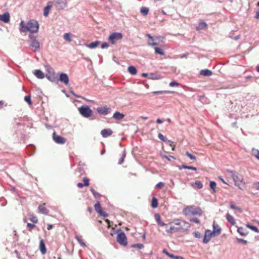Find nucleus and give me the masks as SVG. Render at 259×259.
Here are the masks:
<instances>
[{
	"instance_id": "1",
	"label": "nucleus",
	"mask_w": 259,
	"mask_h": 259,
	"mask_svg": "<svg viewBox=\"0 0 259 259\" xmlns=\"http://www.w3.org/2000/svg\"><path fill=\"white\" fill-rule=\"evenodd\" d=\"M39 29V24L37 21L34 20H29L26 26L25 25L24 21L22 20L20 24V31L25 32L27 31L32 33H36Z\"/></svg>"
},
{
	"instance_id": "2",
	"label": "nucleus",
	"mask_w": 259,
	"mask_h": 259,
	"mask_svg": "<svg viewBox=\"0 0 259 259\" xmlns=\"http://www.w3.org/2000/svg\"><path fill=\"white\" fill-rule=\"evenodd\" d=\"M183 213L186 216L202 215L203 211L200 207L196 206H188L183 209Z\"/></svg>"
},
{
	"instance_id": "3",
	"label": "nucleus",
	"mask_w": 259,
	"mask_h": 259,
	"mask_svg": "<svg viewBox=\"0 0 259 259\" xmlns=\"http://www.w3.org/2000/svg\"><path fill=\"white\" fill-rule=\"evenodd\" d=\"M80 114L84 117L89 118L92 116L93 111L88 105H82L78 108Z\"/></svg>"
},
{
	"instance_id": "4",
	"label": "nucleus",
	"mask_w": 259,
	"mask_h": 259,
	"mask_svg": "<svg viewBox=\"0 0 259 259\" xmlns=\"http://www.w3.org/2000/svg\"><path fill=\"white\" fill-rule=\"evenodd\" d=\"M227 171L230 174H231V176L233 179V181L235 182V185L237 186L240 189L243 190V188L240 186V185L237 183L238 182H241L245 184V182H244V179L243 176L238 174H236L233 171L230 170H227Z\"/></svg>"
},
{
	"instance_id": "5",
	"label": "nucleus",
	"mask_w": 259,
	"mask_h": 259,
	"mask_svg": "<svg viewBox=\"0 0 259 259\" xmlns=\"http://www.w3.org/2000/svg\"><path fill=\"white\" fill-rule=\"evenodd\" d=\"M123 37V35L120 32H113L108 37V41L112 45H115L117 42L121 39Z\"/></svg>"
},
{
	"instance_id": "6",
	"label": "nucleus",
	"mask_w": 259,
	"mask_h": 259,
	"mask_svg": "<svg viewBox=\"0 0 259 259\" xmlns=\"http://www.w3.org/2000/svg\"><path fill=\"white\" fill-rule=\"evenodd\" d=\"M219 233V230H218V231H211L209 230H206L205 232L204 238L202 240L203 243L204 244L207 243L210 240L212 236H218Z\"/></svg>"
},
{
	"instance_id": "7",
	"label": "nucleus",
	"mask_w": 259,
	"mask_h": 259,
	"mask_svg": "<svg viewBox=\"0 0 259 259\" xmlns=\"http://www.w3.org/2000/svg\"><path fill=\"white\" fill-rule=\"evenodd\" d=\"M119 233H118L116 237V240L120 245L125 246L127 245V238L124 232L118 230Z\"/></svg>"
},
{
	"instance_id": "8",
	"label": "nucleus",
	"mask_w": 259,
	"mask_h": 259,
	"mask_svg": "<svg viewBox=\"0 0 259 259\" xmlns=\"http://www.w3.org/2000/svg\"><path fill=\"white\" fill-rule=\"evenodd\" d=\"M174 223L179 226L180 229L187 230L190 228L189 223L181 220H177L174 221Z\"/></svg>"
},
{
	"instance_id": "9",
	"label": "nucleus",
	"mask_w": 259,
	"mask_h": 259,
	"mask_svg": "<svg viewBox=\"0 0 259 259\" xmlns=\"http://www.w3.org/2000/svg\"><path fill=\"white\" fill-rule=\"evenodd\" d=\"M94 208L96 211L99 213L101 216L104 217H108V214L103 211L102 208L101 207L100 203L99 201H97L94 205Z\"/></svg>"
},
{
	"instance_id": "10",
	"label": "nucleus",
	"mask_w": 259,
	"mask_h": 259,
	"mask_svg": "<svg viewBox=\"0 0 259 259\" xmlns=\"http://www.w3.org/2000/svg\"><path fill=\"white\" fill-rule=\"evenodd\" d=\"M97 111L100 115H107L111 112V109L107 106L99 107L97 108Z\"/></svg>"
},
{
	"instance_id": "11",
	"label": "nucleus",
	"mask_w": 259,
	"mask_h": 259,
	"mask_svg": "<svg viewBox=\"0 0 259 259\" xmlns=\"http://www.w3.org/2000/svg\"><path fill=\"white\" fill-rule=\"evenodd\" d=\"M53 139L56 143L59 144H64L66 142L64 138L56 134L55 132L53 134Z\"/></svg>"
},
{
	"instance_id": "12",
	"label": "nucleus",
	"mask_w": 259,
	"mask_h": 259,
	"mask_svg": "<svg viewBox=\"0 0 259 259\" xmlns=\"http://www.w3.org/2000/svg\"><path fill=\"white\" fill-rule=\"evenodd\" d=\"M60 81L61 82L64 83L65 85H67L69 84V77L68 75L65 73H60L59 78H58V81Z\"/></svg>"
},
{
	"instance_id": "13",
	"label": "nucleus",
	"mask_w": 259,
	"mask_h": 259,
	"mask_svg": "<svg viewBox=\"0 0 259 259\" xmlns=\"http://www.w3.org/2000/svg\"><path fill=\"white\" fill-rule=\"evenodd\" d=\"M29 47L33 52H35L40 49V44L37 40H33V41H31Z\"/></svg>"
},
{
	"instance_id": "14",
	"label": "nucleus",
	"mask_w": 259,
	"mask_h": 259,
	"mask_svg": "<svg viewBox=\"0 0 259 259\" xmlns=\"http://www.w3.org/2000/svg\"><path fill=\"white\" fill-rule=\"evenodd\" d=\"M46 77L49 80L52 82L55 83H58V78L57 75H56L55 72L52 73L51 74H46Z\"/></svg>"
},
{
	"instance_id": "15",
	"label": "nucleus",
	"mask_w": 259,
	"mask_h": 259,
	"mask_svg": "<svg viewBox=\"0 0 259 259\" xmlns=\"http://www.w3.org/2000/svg\"><path fill=\"white\" fill-rule=\"evenodd\" d=\"M166 230L165 231L168 234H172L174 233L178 232L179 230H180V227H175L173 226H171L170 225H168L167 227H166Z\"/></svg>"
},
{
	"instance_id": "16",
	"label": "nucleus",
	"mask_w": 259,
	"mask_h": 259,
	"mask_svg": "<svg viewBox=\"0 0 259 259\" xmlns=\"http://www.w3.org/2000/svg\"><path fill=\"white\" fill-rule=\"evenodd\" d=\"M154 218L156 220V221L157 224L160 227H163V226L167 227L168 226V225H170L172 224V223H170L169 224H165V223L162 222L161 220L160 215L158 213H155L154 214Z\"/></svg>"
},
{
	"instance_id": "17",
	"label": "nucleus",
	"mask_w": 259,
	"mask_h": 259,
	"mask_svg": "<svg viewBox=\"0 0 259 259\" xmlns=\"http://www.w3.org/2000/svg\"><path fill=\"white\" fill-rule=\"evenodd\" d=\"M10 14L8 12H6L3 14L0 15V21L6 23L10 22Z\"/></svg>"
},
{
	"instance_id": "18",
	"label": "nucleus",
	"mask_w": 259,
	"mask_h": 259,
	"mask_svg": "<svg viewBox=\"0 0 259 259\" xmlns=\"http://www.w3.org/2000/svg\"><path fill=\"white\" fill-rule=\"evenodd\" d=\"M66 0H55L56 7L58 9H63L66 6Z\"/></svg>"
},
{
	"instance_id": "19",
	"label": "nucleus",
	"mask_w": 259,
	"mask_h": 259,
	"mask_svg": "<svg viewBox=\"0 0 259 259\" xmlns=\"http://www.w3.org/2000/svg\"><path fill=\"white\" fill-rule=\"evenodd\" d=\"M113 133L112 131L110 128H105L101 131V134L103 138H107L111 136Z\"/></svg>"
},
{
	"instance_id": "20",
	"label": "nucleus",
	"mask_w": 259,
	"mask_h": 259,
	"mask_svg": "<svg viewBox=\"0 0 259 259\" xmlns=\"http://www.w3.org/2000/svg\"><path fill=\"white\" fill-rule=\"evenodd\" d=\"M33 74L38 79H43L46 76L43 72L39 69L34 70Z\"/></svg>"
},
{
	"instance_id": "21",
	"label": "nucleus",
	"mask_w": 259,
	"mask_h": 259,
	"mask_svg": "<svg viewBox=\"0 0 259 259\" xmlns=\"http://www.w3.org/2000/svg\"><path fill=\"white\" fill-rule=\"evenodd\" d=\"M52 2H49L48 3L46 7H45L44 10V15L45 17H47L49 15V11L52 7Z\"/></svg>"
},
{
	"instance_id": "22",
	"label": "nucleus",
	"mask_w": 259,
	"mask_h": 259,
	"mask_svg": "<svg viewBox=\"0 0 259 259\" xmlns=\"http://www.w3.org/2000/svg\"><path fill=\"white\" fill-rule=\"evenodd\" d=\"M45 204H43L42 205H40L38 207V212L40 213L44 214H48L49 212V210L46 208Z\"/></svg>"
},
{
	"instance_id": "23",
	"label": "nucleus",
	"mask_w": 259,
	"mask_h": 259,
	"mask_svg": "<svg viewBox=\"0 0 259 259\" xmlns=\"http://www.w3.org/2000/svg\"><path fill=\"white\" fill-rule=\"evenodd\" d=\"M124 117V115L118 111H116L113 115V118L117 120H120Z\"/></svg>"
},
{
	"instance_id": "24",
	"label": "nucleus",
	"mask_w": 259,
	"mask_h": 259,
	"mask_svg": "<svg viewBox=\"0 0 259 259\" xmlns=\"http://www.w3.org/2000/svg\"><path fill=\"white\" fill-rule=\"evenodd\" d=\"M146 36L149 39V40L148 41V44L149 46H154L158 45V43L153 41L154 38L150 34L147 33Z\"/></svg>"
},
{
	"instance_id": "25",
	"label": "nucleus",
	"mask_w": 259,
	"mask_h": 259,
	"mask_svg": "<svg viewBox=\"0 0 259 259\" xmlns=\"http://www.w3.org/2000/svg\"><path fill=\"white\" fill-rule=\"evenodd\" d=\"M237 232L242 236H246L248 234V232L242 227L238 228Z\"/></svg>"
},
{
	"instance_id": "26",
	"label": "nucleus",
	"mask_w": 259,
	"mask_h": 259,
	"mask_svg": "<svg viewBox=\"0 0 259 259\" xmlns=\"http://www.w3.org/2000/svg\"><path fill=\"white\" fill-rule=\"evenodd\" d=\"M226 219L227 221L232 225H235L236 224L235 220L233 216L230 215L229 213H227L226 215Z\"/></svg>"
},
{
	"instance_id": "27",
	"label": "nucleus",
	"mask_w": 259,
	"mask_h": 259,
	"mask_svg": "<svg viewBox=\"0 0 259 259\" xmlns=\"http://www.w3.org/2000/svg\"><path fill=\"white\" fill-rule=\"evenodd\" d=\"M200 74L205 76H209L212 75V72L211 70L208 69H205L201 70L200 71Z\"/></svg>"
},
{
	"instance_id": "28",
	"label": "nucleus",
	"mask_w": 259,
	"mask_h": 259,
	"mask_svg": "<svg viewBox=\"0 0 259 259\" xmlns=\"http://www.w3.org/2000/svg\"><path fill=\"white\" fill-rule=\"evenodd\" d=\"M100 42L99 40H96L89 44H85V46L90 49H94L100 44Z\"/></svg>"
},
{
	"instance_id": "29",
	"label": "nucleus",
	"mask_w": 259,
	"mask_h": 259,
	"mask_svg": "<svg viewBox=\"0 0 259 259\" xmlns=\"http://www.w3.org/2000/svg\"><path fill=\"white\" fill-rule=\"evenodd\" d=\"M39 248L42 254H45L46 253V245L44 240L42 239L40 241Z\"/></svg>"
},
{
	"instance_id": "30",
	"label": "nucleus",
	"mask_w": 259,
	"mask_h": 259,
	"mask_svg": "<svg viewBox=\"0 0 259 259\" xmlns=\"http://www.w3.org/2000/svg\"><path fill=\"white\" fill-rule=\"evenodd\" d=\"M161 78L160 74L151 73L149 74L148 78L151 79H159Z\"/></svg>"
},
{
	"instance_id": "31",
	"label": "nucleus",
	"mask_w": 259,
	"mask_h": 259,
	"mask_svg": "<svg viewBox=\"0 0 259 259\" xmlns=\"http://www.w3.org/2000/svg\"><path fill=\"white\" fill-rule=\"evenodd\" d=\"M127 71L132 75H136L137 73V70L134 66H130L127 68Z\"/></svg>"
},
{
	"instance_id": "32",
	"label": "nucleus",
	"mask_w": 259,
	"mask_h": 259,
	"mask_svg": "<svg viewBox=\"0 0 259 259\" xmlns=\"http://www.w3.org/2000/svg\"><path fill=\"white\" fill-rule=\"evenodd\" d=\"M179 168L180 170H181L182 169L184 168V169H188L193 170L194 171H196L197 169V168L195 167H193L192 166H187L185 164H183L181 166H179Z\"/></svg>"
},
{
	"instance_id": "33",
	"label": "nucleus",
	"mask_w": 259,
	"mask_h": 259,
	"mask_svg": "<svg viewBox=\"0 0 259 259\" xmlns=\"http://www.w3.org/2000/svg\"><path fill=\"white\" fill-rule=\"evenodd\" d=\"M149 11V8L145 7H142L140 9V12L143 16H146L148 14Z\"/></svg>"
},
{
	"instance_id": "34",
	"label": "nucleus",
	"mask_w": 259,
	"mask_h": 259,
	"mask_svg": "<svg viewBox=\"0 0 259 259\" xmlns=\"http://www.w3.org/2000/svg\"><path fill=\"white\" fill-rule=\"evenodd\" d=\"M213 227V230L212 231H218V230H219V233L218 234V236L221 234L222 229L217 224H215V222L214 221L212 225Z\"/></svg>"
},
{
	"instance_id": "35",
	"label": "nucleus",
	"mask_w": 259,
	"mask_h": 259,
	"mask_svg": "<svg viewBox=\"0 0 259 259\" xmlns=\"http://www.w3.org/2000/svg\"><path fill=\"white\" fill-rule=\"evenodd\" d=\"M230 207L231 209L237 210L240 212L242 211V209L239 207L236 206L233 202H230Z\"/></svg>"
},
{
	"instance_id": "36",
	"label": "nucleus",
	"mask_w": 259,
	"mask_h": 259,
	"mask_svg": "<svg viewBox=\"0 0 259 259\" xmlns=\"http://www.w3.org/2000/svg\"><path fill=\"white\" fill-rule=\"evenodd\" d=\"M151 206L154 208H156L158 206L157 199L155 197H153L152 199Z\"/></svg>"
},
{
	"instance_id": "37",
	"label": "nucleus",
	"mask_w": 259,
	"mask_h": 259,
	"mask_svg": "<svg viewBox=\"0 0 259 259\" xmlns=\"http://www.w3.org/2000/svg\"><path fill=\"white\" fill-rule=\"evenodd\" d=\"M155 53L157 54H159L160 55H164V51L160 48L156 47L154 48Z\"/></svg>"
},
{
	"instance_id": "38",
	"label": "nucleus",
	"mask_w": 259,
	"mask_h": 259,
	"mask_svg": "<svg viewBox=\"0 0 259 259\" xmlns=\"http://www.w3.org/2000/svg\"><path fill=\"white\" fill-rule=\"evenodd\" d=\"M246 227L250 229L251 230H252V231H254V232H255L256 233H259L258 229L256 227H255L254 226H252V225H250L249 224H247L246 225Z\"/></svg>"
},
{
	"instance_id": "39",
	"label": "nucleus",
	"mask_w": 259,
	"mask_h": 259,
	"mask_svg": "<svg viewBox=\"0 0 259 259\" xmlns=\"http://www.w3.org/2000/svg\"><path fill=\"white\" fill-rule=\"evenodd\" d=\"M171 92L169 91H154L152 92L154 94L160 95L163 94H168L171 93Z\"/></svg>"
},
{
	"instance_id": "40",
	"label": "nucleus",
	"mask_w": 259,
	"mask_h": 259,
	"mask_svg": "<svg viewBox=\"0 0 259 259\" xmlns=\"http://www.w3.org/2000/svg\"><path fill=\"white\" fill-rule=\"evenodd\" d=\"M63 38L65 40L68 42H70L71 41V34L70 33H65L63 35Z\"/></svg>"
},
{
	"instance_id": "41",
	"label": "nucleus",
	"mask_w": 259,
	"mask_h": 259,
	"mask_svg": "<svg viewBox=\"0 0 259 259\" xmlns=\"http://www.w3.org/2000/svg\"><path fill=\"white\" fill-rule=\"evenodd\" d=\"M45 68L48 72L49 74H51L55 72L54 69L52 67H51L50 65H46Z\"/></svg>"
},
{
	"instance_id": "42",
	"label": "nucleus",
	"mask_w": 259,
	"mask_h": 259,
	"mask_svg": "<svg viewBox=\"0 0 259 259\" xmlns=\"http://www.w3.org/2000/svg\"><path fill=\"white\" fill-rule=\"evenodd\" d=\"M75 239L77 240L79 244L82 247H85L86 245L85 243L82 241V240L80 238V237L78 236H75Z\"/></svg>"
},
{
	"instance_id": "43",
	"label": "nucleus",
	"mask_w": 259,
	"mask_h": 259,
	"mask_svg": "<svg viewBox=\"0 0 259 259\" xmlns=\"http://www.w3.org/2000/svg\"><path fill=\"white\" fill-rule=\"evenodd\" d=\"M125 156H126V153H125V151L124 150L123 151L122 156L118 161V163L119 164H121L123 162Z\"/></svg>"
},
{
	"instance_id": "44",
	"label": "nucleus",
	"mask_w": 259,
	"mask_h": 259,
	"mask_svg": "<svg viewBox=\"0 0 259 259\" xmlns=\"http://www.w3.org/2000/svg\"><path fill=\"white\" fill-rule=\"evenodd\" d=\"M194 186L199 189L203 187V184L200 181H196L194 183Z\"/></svg>"
},
{
	"instance_id": "45",
	"label": "nucleus",
	"mask_w": 259,
	"mask_h": 259,
	"mask_svg": "<svg viewBox=\"0 0 259 259\" xmlns=\"http://www.w3.org/2000/svg\"><path fill=\"white\" fill-rule=\"evenodd\" d=\"M132 247L133 248H138L140 249H143L144 248V245L141 243H138V244H133L131 245Z\"/></svg>"
},
{
	"instance_id": "46",
	"label": "nucleus",
	"mask_w": 259,
	"mask_h": 259,
	"mask_svg": "<svg viewBox=\"0 0 259 259\" xmlns=\"http://www.w3.org/2000/svg\"><path fill=\"white\" fill-rule=\"evenodd\" d=\"M216 185V183L214 181H210L209 183V186L210 188L212 189L214 193L215 192Z\"/></svg>"
},
{
	"instance_id": "47",
	"label": "nucleus",
	"mask_w": 259,
	"mask_h": 259,
	"mask_svg": "<svg viewBox=\"0 0 259 259\" xmlns=\"http://www.w3.org/2000/svg\"><path fill=\"white\" fill-rule=\"evenodd\" d=\"M24 100L29 105H32V101L31 100V96L30 95L26 96L24 98Z\"/></svg>"
},
{
	"instance_id": "48",
	"label": "nucleus",
	"mask_w": 259,
	"mask_h": 259,
	"mask_svg": "<svg viewBox=\"0 0 259 259\" xmlns=\"http://www.w3.org/2000/svg\"><path fill=\"white\" fill-rule=\"evenodd\" d=\"M158 138L164 142H166L167 138L165 137L162 134L159 133L158 135Z\"/></svg>"
},
{
	"instance_id": "49",
	"label": "nucleus",
	"mask_w": 259,
	"mask_h": 259,
	"mask_svg": "<svg viewBox=\"0 0 259 259\" xmlns=\"http://www.w3.org/2000/svg\"><path fill=\"white\" fill-rule=\"evenodd\" d=\"M186 155L191 160H196L197 159L195 156L193 155L188 151L186 152Z\"/></svg>"
},
{
	"instance_id": "50",
	"label": "nucleus",
	"mask_w": 259,
	"mask_h": 259,
	"mask_svg": "<svg viewBox=\"0 0 259 259\" xmlns=\"http://www.w3.org/2000/svg\"><path fill=\"white\" fill-rule=\"evenodd\" d=\"M193 234L195 238L199 239L202 237L201 234L198 231L193 232Z\"/></svg>"
},
{
	"instance_id": "51",
	"label": "nucleus",
	"mask_w": 259,
	"mask_h": 259,
	"mask_svg": "<svg viewBox=\"0 0 259 259\" xmlns=\"http://www.w3.org/2000/svg\"><path fill=\"white\" fill-rule=\"evenodd\" d=\"M253 155L259 160V151L257 149H252Z\"/></svg>"
},
{
	"instance_id": "52",
	"label": "nucleus",
	"mask_w": 259,
	"mask_h": 259,
	"mask_svg": "<svg viewBox=\"0 0 259 259\" xmlns=\"http://www.w3.org/2000/svg\"><path fill=\"white\" fill-rule=\"evenodd\" d=\"M189 221L191 222H193L197 224H199L200 223V220L196 218H190L189 219Z\"/></svg>"
},
{
	"instance_id": "53",
	"label": "nucleus",
	"mask_w": 259,
	"mask_h": 259,
	"mask_svg": "<svg viewBox=\"0 0 259 259\" xmlns=\"http://www.w3.org/2000/svg\"><path fill=\"white\" fill-rule=\"evenodd\" d=\"M27 226L29 231H31L33 228H34L36 227L35 225L29 223H28L27 224Z\"/></svg>"
},
{
	"instance_id": "54",
	"label": "nucleus",
	"mask_w": 259,
	"mask_h": 259,
	"mask_svg": "<svg viewBox=\"0 0 259 259\" xmlns=\"http://www.w3.org/2000/svg\"><path fill=\"white\" fill-rule=\"evenodd\" d=\"M163 253H165V254H166L167 256H168L169 257H170V258H173V257H174V255L173 254H171L170 253H169L167 250L166 249H164L163 250Z\"/></svg>"
},
{
	"instance_id": "55",
	"label": "nucleus",
	"mask_w": 259,
	"mask_h": 259,
	"mask_svg": "<svg viewBox=\"0 0 259 259\" xmlns=\"http://www.w3.org/2000/svg\"><path fill=\"white\" fill-rule=\"evenodd\" d=\"M236 241L238 243H241L244 244H246L247 243V241L246 240L241 238H237Z\"/></svg>"
},
{
	"instance_id": "56",
	"label": "nucleus",
	"mask_w": 259,
	"mask_h": 259,
	"mask_svg": "<svg viewBox=\"0 0 259 259\" xmlns=\"http://www.w3.org/2000/svg\"><path fill=\"white\" fill-rule=\"evenodd\" d=\"M207 26V24L205 22H201L199 23V27L201 29H204L206 28Z\"/></svg>"
},
{
	"instance_id": "57",
	"label": "nucleus",
	"mask_w": 259,
	"mask_h": 259,
	"mask_svg": "<svg viewBox=\"0 0 259 259\" xmlns=\"http://www.w3.org/2000/svg\"><path fill=\"white\" fill-rule=\"evenodd\" d=\"M83 181L84 186H88L89 185V180L87 178H83Z\"/></svg>"
},
{
	"instance_id": "58",
	"label": "nucleus",
	"mask_w": 259,
	"mask_h": 259,
	"mask_svg": "<svg viewBox=\"0 0 259 259\" xmlns=\"http://www.w3.org/2000/svg\"><path fill=\"white\" fill-rule=\"evenodd\" d=\"M30 220L33 223H37L38 222V219L36 217L32 216L30 218Z\"/></svg>"
},
{
	"instance_id": "59",
	"label": "nucleus",
	"mask_w": 259,
	"mask_h": 259,
	"mask_svg": "<svg viewBox=\"0 0 259 259\" xmlns=\"http://www.w3.org/2000/svg\"><path fill=\"white\" fill-rule=\"evenodd\" d=\"M179 85V83L176 81H173L170 82L169 84V85L171 87H173L175 86H178Z\"/></svg>"
},
{
	"instance_id": "60",
	"label": "nucleus",
	"mask_w": 259,
	"mask_h": 259,
	"mask_svg": "<svg viewBox=\"0 0 259 259\" xmlns=\"http://www.w3.org/2000/svg\"><path fill=\"white\" fill-rule=\"evenodd\" d=\"M253 187L255 189L259 190V182L254 183L253 184Z\"/></svg>"
},
{
	"instance_id": "61",
	"label": "nucleus",
	"mask_w": 259,
	"mask_h": 259,
	"mask_svg": "<svg viewBox=\"0 0 259 259\" xmlns=\"http://www.w3.org/2000/svg\"><path fill=\"white\" fill-rule=\"evenodd\" d=\"M109 44L107 42H103L101 45V48L102 49H105V48H107L108 47H109Z\"/></svg>"
},
{
	"instance_id": "62",
	"label": "nucleus",
	"mask_w": 259,
	"mask_h": 259,
	"mask_svg": "<svg viewBox=\"0 0 259 259\" xmlns=\"http://www.w3.org/2000/svg\"><path fill=\"white\" fill-rule=\"evenodd\" d=\"M164 185V183L163 182H159L158 184H156V187L157 188H161L162 187H163Z\"/></svg>"
},
{
	"instance_id": "63",
	"label": "nucleus",
	"mask_w": 259,
	"mask_h": 259,
	"mask_svg": "<svg viewBox=\"0 0 259 259\" xmlns=\"http://www.w3.org/2000/svg\"><path fill=\"white\" fill-rule=\"evenodd\" d=\"M161 156H162V157L163 158H165V159H167V160H168V161H170V157H171V158H172L175 159L174 157H173V156H171V155H169V156H166V155H162Z\"/></svg>"
},
{
	"instance_id": "64",
	"label": "nucleus",
	"mask_w": 259,
	"mask_h": 259,
	"mask_svg": "<svg viewBox=\"0 0 259 259\" xmlns=\"http://www.w3.org/2000/svg\"><path fill=\"white\" fill-rule=\"evenodd\" d=\"M28 37L30 39L31 41L37 40L36 36L33 34H29Z\"/></svg>"
}]
</instances>
